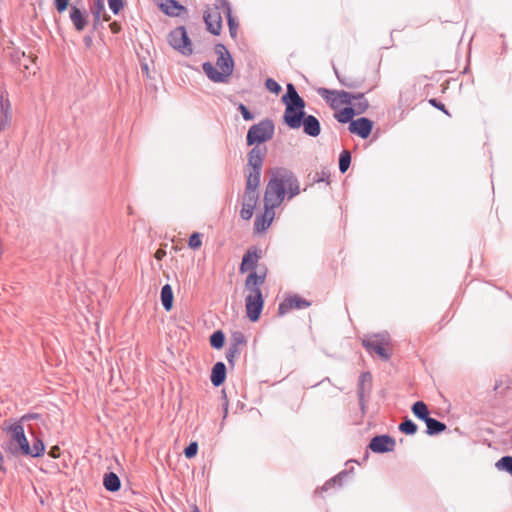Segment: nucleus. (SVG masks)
I'll return each instance as SVG.
<instances>
[{"instance_id": "nucleus-36", "label": "nucleus", "mask_w": 512, "mask_h": 512, "mask_svg": "<svg viewBox=\"0 0 512 512\" xmlns=\"http://www.w3.org/2000/svg\"><path fill=\"white\" fill-rule=\"evenodd\" d=\"M351 163V154L348 150H343L339 156V170L341 173H345Z\"/></svg>"}, {"instance_id": "nucleus-44", "label": "nucleus", "mask_w": 512, "mask_h": 512, "mask_svg": "<svg viewBox=\"0 0 512 512\" xmlns=\"http://www.w3.org/2000/svg\"><path fill=\"white\" fill-rule=\"evenodd\" d=\"M215 10H222L224 14L232 12L231 6L227 0H215Z\"/></svg>"}, {"instance_id": "nucleus-19", "label": "nucleus", "mask_w": 512, "mask_h": 512, "mask_svg": "<svg viewBox=\"0 0 512 512\" xmlns=\"http://www.w3.org/2000/svg\"><path fill=\"white\" fill-rule=\"evenodd\" d=\"M160 8L170 17H178L182 12H187L186 7L181 5L177 0H163Z\"/></svg>"}, {"instance_id": "nucleus-45", "label": "nucleus", "mask_w": 512, "mask_h": 512, "mask_svg": "<svg viewBox=\"0 0 512 512\" xmlns=\"http://www.w3.org/2000/svg\"><path fill=\"white\" fill-rule=\"evenodd\" d=\"M265 87L274 94H278L281 91V86L273 78L266 79Z\"/></svg>"}, {"instance_id": "nucleus-55", "label": "nucleus", "mask_w": 512, "mask_h": 512, "mask_svg": "<svg viewBox=\"0 0 512 512\" xmlns=\"http://www.w3.org/2000/svg\"><path fill=\"white\" fill-rule=\"evenodd\" d=\"M37 417L38 414H25L18 421H21V424H23V422L28 421L30 419H35Z\"/></svg>"}, {"instance_id": "nucleus-18", "label": "nucleus", "mask_w": 512, "mask_h": 512, "mask_svg": "<svg viewBox=\"0 0 512 512\" xmlns=\"http://www.w3.org/2000/svg\"><path fill=\"white\" fill-rule=\"evenodd\" d=\"M303 131L306 135L317 137L321 133V126L319 120L313 115H306L302 120Z\"/></svg>"}, {"instance_id": "nucleus-52", "label": "nucleus", "mask_w": 512, "mask_h": 512, "mask_svg": "<svg viewBox=\"0 0 512 512\" xmlns=\"http://www.w3.org/2000/svg\"><path fill=\"white\" fill-rule=\"evenodd\" d=\"M329 177H330V172L327 170H322L321 173L319 174L318 178L315 179V182L329 183Z\"/></svg>"}, {"instance_id": "nucleus-26", "label": "nucleus", "mask_w": 512, "mask_h": 512, "mask_svg": "<svg viewBox=\"0 0 512 512\" xmlns=\"http://www.w3.org/2000/svg\"><path fill=\"white\" fill-rule=\"evenodd\" d=\"M262 170L246 169L245 188L258 190Z\"/></svg>"}, {"instance_id": "nucleus-16", "label": "nucleus", "mask_w": 512, "mask_h": 512, "mask_svg": "<svg viewBox=\"0 0 512 512\" xmlns=\"http://www.w3.org/2000/svg\"><path fill=\"white\" fill-rule=\"evenodd\" d=\"M266 155V148L254 146L247 155L246 169L262 170L264 159Z\"/></svg>"}, {"instance_id": "nucleus-23", "label": "nucleus", "mask_w": 512, "mask_h": 512, "mask_svg": "<svg viewBox=\"0 0 512 512\" xmlns=\"http://www.w3.org/2000/svg\"><path fill=\"white\" fill-rule=\"evenodd\" d=\"M70 19L77 31H82L87 24L84 12L75 5L70 8Z\"/></svg>"}, {"instance_id": "nucleus-8", "label": "nucleus", "mask_w": 512, "mask_h": 512, "mask_svg": "<svg viewBox=\"0 0 512 512\" xmlns=\"http://www.w3.org/2000/svg\"><path fill=\"white\" fill-rule=\"evenodd\" d=\"M279 205H274L269 203L264 198V213L260 216H257L254 222V229L256 232H264L266 231L269 226L271 225L274 215H275V208H277Z\"/></svg>"}, {"instance_id": "nucleus-14", "label": "nucleus", "mask_w": 512, "mask_h": 512, "mask_svg": "<svg viewBox=\"0 0 512 512\" xmlns=\"http://www.w3.org/2000/svg\"><path fill=\"white\" fill-rule=\"evenodd\" d=\"M12 123V109L9 99L0 94V133L5 131L11 126Z\"/></svg>"}, {"instance_id": "nucleus-59", "label": "nucleus", "mask_w": 512, "mask_h": 512, "mask_svg": "<svg viewBox=\"0 0 512 512\" xmlns=\"http://www.w3.org/2000/svg\"><path fill=\"white\" fill-rule=\"evenodd\" d=\"M227 414H228V403L226 402V403H225L224 416H223V418H224V419L227 417Z\"/></svg>"}, {"instance_id": "nucleus-6", "label": "nucleus", "mask_w": 512, "mask_h": 512, "mask_svg": "<svg viewBox=\"0 0 512 512\" xmlns=\"http://www.w3.org/2000/svg\"><path fill=\"white\" fill-rule=\"evenodd\" d=\"M168 43L182 55L188 56L193 52L192 43L184 26H178L170 31L168 34Z\"/></svg>"}, {"instance_id": "nucleus-53", "label": "nucleus", "mask_w": 512, "mask_h": 512, "mask_svg": "<svg viewBox=\"0 0 512 512\" xmlns=\"http://www.w3.org/2000/svg\"><path fill=\"white\" fill-rule=\"evenodd\" d=\"M429 103H430L433 107H435V108H437V109H439V110L443 111L445 114H448L447 110L445 109V105H444L443 103L438 102V101H437L436 99H434V98H433V99H430V100H429Z\"/></svg>"}, {"instance_id": "nucleus-37", "label": "nucleus", "mask_w": 512, "mask_h": 512, "mask_svg": "<svg viewBox=\"0 0 512 512\" xmlns=\"http://www.w3.org/2000/svg\"><path fill=\"white\" fill-rule=\"evenodd\" d=\"M399 430L407 435H414L417 432V425L409 418H406L400 425Z\"/></svg>"}, {"instance_id": "nucleus-5", "label": "nucleus", "mask_w": 512, "mask_h": 512, "mask_svg": "<svg viewBox=\"0 0 512 512\" xmlns=\"http://www.w3.org/2000/svg\"><path fill=\"white\" fill-rule=\"evenodd\" d=\"M389 340L388 333H378L364 338L362 344L370 354H377L382 360L388 361L390 355L385 346L389 344Z\"/></svg>"}, {"instance_id": "nucleus-9", "label": "nucleus", "mask_w": 512, "mask_h": 512, "mask_svg": "<svg viewBox=\"0 0 512 512\" xmlns=\"http://www.w3.org/2000/svg\"><path fill=\"white\" fill-rule=\"evenodd\" d=\"M215 52L218 54L216 62L217 67L228 77H230L233 73L234 62L229 51L224 45L217 44L215 47Z\"/></svg>"}, {"instance_id": "nucleus-31", "label": "nucleus", "mask_w": 512, "mask_h": 512, "mask_svg": "<svg viewBox=\"0 0 512 512\" xmlns=\"http://www.w3.org/2000/svg\"><path fill=\"white\" fill-rule=\"evenodd\" d=\"M412 412L418 419L425 421L429 417L427 405L422 401H417L412 406Z\"/></svg>"}, {"instance_id": "nucleus-51", "label": "nucleus", "mask_w": 512, "mask_h": 512, "mask_svg": "<svg viewBox=\"0 0 512 512\" xmlns=\"http://www.w3.org/2000/svg\"><path fill=\"white\" fill-rule=\"evenodd\" d=\"M70 0H54L56 9L59 13L64 12L69 5Z\"/></svg>"}, {"instance_id": "nucleus-1", "label": "nucleus", "mask_w": 512, "mask_h": 512, "mask_svg": "<svg viewBox=\"0 0 512 512\" xmlns=\"http://www.w3.org/2000/svg\"><path fill=\"white\" fill-rule=\"evenodd\" d=\"M300 193V183L295 174L284 167H276L266 185L264 197L274 205H281L285 197L290 200Z\"/></svg>"}, {"instance_id": "nucleus-35", "label": "nucleus", "mask_w": 512, "mask_h": 512, "mask_svg": "<svg viewBox=\"0 0 512 512\" xmlns=\"http://www.w3.org/2000/svg\"><path fill=\"white\" fill-rule=\"evenodd\" d=\"M356 114L355 109L351 106L345 107L339 114L336 115V119L340 123L351 122L352 117Z\"/></svg>"}, {"instance_id": "nucleus-62", "label": "nucleus", "mask_w": 512, "mask_h": 512, "mask_svg": "<svg viewBox=\"0 0 512 512\" xmlns=\"http://www.w3.org/2000/svg\"><path fill=\"white\" fill-rule=\"evenodd\" d=\"M109 18H110L109 16L104 17V20H105V21H108V20H109Z\"/></svg>"}, {"instance_id": "nucleus-38", "label": "nucleus", "mask_w": 512, "mask_h": 512, "mask_svg": "<svg viewBox=\"0 0 512 512\" xmlns=\"http://www.w3.org/2000/svg\"><path fill=\"white\" fill-rule=\"evenodd\" d=\"M348 474L346 471H342L339 474H337L335 477L328 480L321 488L322 491L328 490L332 485L337 484L338 486H341L342 480L344 477H346Z\"/></svg>"}, {"instance_id": "nucleus-4", "label": "nucleus", "mask_w": 512, "mask_h": 512, "mask_svg": "<svg viewBox=\"0 0 512 512\" xmlns=\"http://www.w3.org/2000/svg\"><path fill=\"white\" fill-rule=\"evenodd\" d=\"M274 130V123L270 119H264L259 123L252 125L247 132V145L251 146L255 143L260 144L272 139Z\"/></svg>"}, {"instance_id": "nucleus-49", "label": "nucleus", "mask_w": 512, "mask_h": 512, "mask_svg": "<svg viewBox=\"0 0 512 512\" xmlns=\"http://www.w3.org/2000/svg\"><path fill=\"white\" fill-rule=\"evenodd\" d=\"M239 111L242 114V117L245 121H251L254 119V115L249 111V109L242 103L238 106Z\"/></svg>"}, {"instance_id": "nucleus-40", "label": "nucleus", "mask_w": 512, "mask_h": 512, "mask_svg": "<svg viewBox=\"0 0 512 512\" xmlns=\"http://www.w3.org/2000/svg\"><path fill=\"white\" fill-rule=\"evenodd\" d=\"M498 469H503L512 475V456H504L496 462Z\"/></svg>"}, {"instance_id": "nucleus-54", "label": "nucleus", "mask_w": 512, "mask_h": 512, "mask_svg": "<svg viewBox=\"0 0 512 512\" xmlns=\"http://www.w3.org/2000/svg\"><path fill=\"white\" fill-rule=\"evenodd\" d=\"M59 447L58 446H53L50 451L48 452L49 456H51L52 458H58L60 456V452H59Z\"/></svg>"}, {"instance_id": "nucleus-60", "label": "nucleus", "mask_w": 512, "mask_h": 512, "mask_svg": "<svg viewBox=\"0 0 512 512\" xmlns=\"http://www.w3.org/2000/svg\"><path fill=\"white\" fill-rule=\"evenodd\" d=\"M192 512H201L200 509L197 507V505L192 506Z\"/></svg>"}, {"instance_id": "nucleus-50", "label": "nucleus", "mask_w": 512, "mask_h": 512, "mask_svg": "<svg viewBox=\"0 0 512 512\" xmlns=\"http://www.w3.org/2000/svg\"><path fill=\"white\" fill-rule=\"evenodd\" d=\"M104 10V2L103 0H96L95 1V10L93 11V15L96 22H99L100 20V14L101 11Z\"/></svg>"}, {"instance_id": "nucleus-42", "label": "nucleus", "mask_w": 512, "mask_h": 512, "mask_svg": "<svg viewBox=\"0 0 512 512\" xmlns=\"http://www.w3.org/2000/svg\"><path fill=\"white\" fill-rule=\"evenodd\" d=\"M188 245L193 250L199 249L202 245L201 234L197 232L191 234L189 237Z\"/></svg>"}, {"instance_id": "nucleus-48", "label": "nucleus", "mask_w": 512, "mask_h": 512, "mask_svg": "<svg viewBox=\"0 0 512 512\" xmlns=\"http://www.w3.org/2000/svg\"><path fill=\"white\" fill-rule=\"evenodd\" d=\"M228 20V26H229V32L230 35L235 38L237 34V23L235 22L234 18L232 17V12L229 14H225Z\"/></svg>"}, {"instance_id": "nucleus-12", "label": "nucleus", "mask_w": 512, "mask_h": 512, "mask_svg": "<svg viewBox=\"0 0 512 512\" xmlns=\"http://www.w3.org/2000/svg\"><path fill=\"white\" fill-rule=\"evenodd\" d=\"M371 385H372V375L370 372H362L358 379V386H357V395L359 399V404L361 407V410L364 411L365 408V397L367 394L371 391Z\"/></svg>"}, {"instance_id": "nucleus-13", "label": "nucleus", "mask_w": 512, "mask_h": 512, "mask_svg": "<svg viewBox=\"0 0 512 512\" xmlns=\"http://www.w3.org/2000/svg\"><path fill=\"white\" fill-rule=\"evenodd\" d=\"M372 128L373 122L365 117L352 120L349 124V131L362 139H366L370 135Z\"/></svg>"}, {"instance_id": "nucleus-15", "label": "nucleus", "mask_w": 512, "mask_h": 512, "mask_svg": "<svg viewBox=\"0 0 512 512\" xmlns=\"http://www.w3.org/2000/svg\"><path fill=\"white\" fill-rule=\"evenodd\" d=\"M311 303L297 295L286 298L282 303L279 304L278 313L280 316L285 315L291 309H305L308 308Z\"/></svg>"}, {"instance_id": "nucleus-30", "label": "nucleus", "mask_w": 512, "mask_h": 512, "mask_svg": "<svg viewBox=\"0 0 512 512\" xmlns=\"http://www.w3.org/2000/svg\"><path fill=\"white\" fill-rule=\"evenodd\" d=\"M350 106L355 109L356 114H362L368 109L369 103L363 93H358L354 95V100Z\"/></svg>"}, {"instance_id": "nucleus-22", "label": "nucleus", "mask_w": 512, "mask_h": 512, "mask_svg": "<svg viewBox=\"0 0 512 512\" xmlns=\"http://www.w3.org/2000/svg\"><path fill=\"white\" fill-rule=\"evenodd\" d=\"M226 379V366L223 362H217L211 372V383L215 387H219Z\"/></svg>"}, {"instance_id": "nucleus-41", "label": "nucleus", "mask_w": 512, "mask_h": 512, "mask_svg": "<svg viewBox=\"0 0 512 512\" xmlns=\"http://www.w3.org/2000/svg\"><path fill=\"white\" fill-rule=\"evenodd\" d=\"M255 205L242 203V208L240 210V216L243 220H250L253 216Z\"/></svg>"}, {"instance_id": "nucleus-56", "label": "nucleus", "mask_w": 512, "mask_h": 512, "mask_svg": "<svg viewBox=\"0 0 512 512\" xmlns=\"http://www.w3.org/2000/svg\"><path fill=\"white\" fill-rule=\"evenodd\" d=\"M331 99L330 100H326L327 102H329L331 104L332 107H338L340 106L339 105V97H335V96H329Z\"/></svg>"}, {"instance_id": "nucleus-7", "label": "nucleus", "mask_w": 512, "mask_h": 512, "mask_svg": "<svg viewBox=\"0 0 512 512\" xmlns=\"http://www.w3.org/2000/svg\"><path fill=\"white\" fill-rule=\"evenodd\" d=\"M263 296L261 289H255L252 293H249L245 299V306L247 317L255 322L259 319L261 311L263 309Z\"/></svg>"}, {"instance_id": "nucleus-20", "label": "nucleus", "mask_w": 512, "mask_h": 512, "mask_svg": "<svg viewBox=\"0 0 512 512\" xmlns=\"http://www.w3.org/2000/svg\"><path fill=\"white\" fill-rule=\"evenodd\" d=\"M203 71L207 75V77L215 82V83H225L228 81L229 77L223 73L221 70L219 71L212 63L205 62L202 66Z\"/></svg>"}, {"instance_id": "nucleus-27", "label": "nucleus", "mask_w": 512, "mask_h": 512, "mask_svg": "<svg viewBox=\"0 0 512 512\" xmlns=\"http://www.w3.org/2000/svg\"><path fill=\"white\" fill-rule=\"evenodd\" d=\"M427 430L426 433L428 435H437L442 433L446 430V424L443 422L438 421L437 419H434L432 417H428L425 421Z\"/></svg>"}, {"instance_id": "nucleus-32", "label": "nucleus", "mask_w": 512, "mask_h": 512, "mask_svg": "<svg viewBox=\"0 0 512 512\" xmlns=\"http://www.w3.org/2000/svg\"><path fill=\"white\" fill-rule=\"evenodd\" d=\"M334 72H335V75L338 79V81L345 87L347 88H350V89H355V88H358L361 86L362 84V80H358V79H352L351 77H345V76H341L338 72V70L334 67Z\"/></svg>"}, {"instance_id": "nucleus-17", "label": "nucleus", "mask_w": 512, "mask_h": 512, "mask_svg": "<svg viewBox=\"0 0 512 512\" xmlns=\"http://www.w3.org/2000/svg\"><path fill=\"white\" fill-rule=\"evenodd\" d=\"M317 92L324 100H330L329 96L339 97V105H351L355 95L344 90H330L328 88H319Z\"/></svg>"}, {"instance_id": "nucleus-10", "label": "nucleus", "mask_w": 512, "mask_h": 512, "mask_svg": "<svg viewBox=\"0 0 512 512\" xmlns=\"http://www.w3.org/2000/svg\"><path fill=\"white\" fill-rule=\"evenodd\" d=\"M395 439L389 435H378L371 439L369 448L374 453L391 452L395 448Z\"/></svg>"}, {"instance_id": "nucleus-21", "label": "nucleus", "mask_w": 512, "mask_h": 512, "mask_svg": "<svg viewBox=\"0 0 512 512\" xmlns=\"http://www.w3.org/2000/svg\"><path fill=\"white\" fill-rule=\"evenodd\" d=\"M258 260L259 255L257 250H248L242 258L240 272L245 273L248 270H253L256 267Z\"/></svg>"}, {"instance_id": "nucleus-57", "label": "nucleus", "mask_w": 512, "mask_h": 512, "mask_svg": "<svg viewBox=\"0 0 512 512\" xmlns=\"http://www.w3.org/2000/svg\"><path fill=\"white\" fill-rule=\"evenodd\" d=\"M110 29L114 34H116L120 31L121 27L117 22H112L110 24Z\"/></svg>"}, {"instance_id": "nucleus-3", "label": "nucleus", "mask_w": 512, "mask_h": 512, "mask_svg": "<svg viewBox=\"0 0 512 512\" xmlns=\"http://www.w3.org/2000/svg\"><path fill=\"white\" fill-rule=\"evenodd\" d=\"M3 431L10 435L7 451L13 455H21L23 451H28V440L21 421L10 420L3 428Z\"/></svg>"}, {"instance_id": "nucleus-46", "label": "nucleus", "mask_w": 512, "mask_h": 512, "mask_svg": "<svg viewBox=\"0 0 512 512\" xmlns=\"http://www.w3.org/2000/svg\"><path fill=\"white\" fill-rule=\"evenodd\" d=\"M198 452V444L197 442H191L185 449H184V455L186 458H193L196 456Z\"/></svg>"}, {"instance_id": "nucleus-47", "label": "nucleus", "mask_w": 512, "mask_h": 512, "mask_svg": "<svg viewBox=\"0 0 512 512\" xmlns=\"http://www.w3.org/2000/svg\"><path fill=\"white\" fill-rule=\"evenodd\" d=\"M108 5L111 11L117 15L121 9L124 7V1L123 0H108Z\"/></svg>"}, {"instance_id": "nucleus-58", "label": "nucleus", "mask_w": 512, "mask_h": 512, "mask_svg": "<svg viewBox=\"0 0 512 512\" xmlns=\"http://www.w3.org/2000/svg\"><path fill=\"white\" fill-rule=\"evenodd\" d=\"M165 254H166V252L164 250L159 249V250L156 251L155 257L157 259H162L165 256Z\"/></svg>"}, {"instance_id": "nucleus-2", "label": "nucleus", "mask_w": 512, "mask_h": 512, "mask_svg": "<svg viewBox=\"0 0 512 512\" xmlns=\"http://www.w3.org/2000/svg\"><path fill=\"white\" fill-rule=\"evenodd\" d=\"M285 104L284 122L291 129H299L305 116V101L298 94L292 83L287 84V91L282 97Z\"/></svg>"}, {"instance_id": "nucleus-61", "label": "nucleus", "mask_w": 512, "mask_h": 512, "mask_svg": "<svg viewBox=\"0 0 512 512\" xmlns=\"http://www.w3.org/2000/svg\"><path fill=\"white\" fill-rule=\"evenodd\" d=\"M325 381H328V382H330V379H329V377H326V378H324V379H323V380H322V381H321L320 383H323V382H325Z\"/></svg>"}, {"instance_id": "nucleus-33", "label": "nucleus", "mask_w": 512, "mask_h": 512, "mask_svg": "<svg viewBox=\"0 0 512 512\" xmlns=\"http://www.w3.org/2000/svg\"><path fill=\"white\" fill-rule=\"evenodd\" d=\"M259 200V191L255 189L245 188L242 203H247L251 205H257Z\"/></svg>"}, {"instance_id": "nucleus-29", "label": "nucleus", "mask_w": 512, "mask_h": 512, "mask_svg": "<svg viewBox=\"0 0 512 512\" xmlns=\"http://www.w3.org/2000/svg\"><path fill=\"white\" fill-rule=\"evenodd\" d=\"M173 291L169 284H166L161 289V302L166 311H170L173 306Z\"/></svg>"}, {"instance_id": "nucleus-34", "label": "nucleus", "mask_w": 512, "mask_h": 512, "mask_svg": "<svg viewBox=\"0 0 512 512\" xmlns=\"http://www.w3.org/2000/svg\"><path fill=\"white\" fill-rule=\"evenodd\" d=\"M225 343V334L222 330L215 331L210 337V344L214 349H221Z\"/></svg>"}, {"instance_id": "nucleus-39", "label": "nucleus", "mask_w": 512, "mask_h": 512, "mask_svg": "<svg viewBox=\"0 0 512 512\" xmlns=\"http://www.w3.org/2000/svg\"><path fill=\"white\" fill-rule=\"evenodd\" d=\"M245 344H246V337L242 332L237 331L232 334L231 343L229 346H232L235 348H240L241 346H243Z\"/></svg>"}, {"instance_id": "nucleus-24", "label": "nucleus", "mask_w": 512, "mask_h": 512, "mask_svg": "<svg viewBox=\"0 0 512 512\" xmlns=\"http://www.w3.org/2000/svg\"><path fill=\"white\" fill-rule=\"evenodd\" d=\"M103 485L107 491L116 492L121 487V481L116 473L109 472L104 475Z\"/></svg>"}, {"instance_id": "nucleus-11", "label": "nucleus", "mask_w": 512, "mask_h": 512, "mask_svg": "<svg viewBox=\"0 0 512 512\" xmlns=\"http://www.w3.org/2000/svg\"><path fill=\"white\" fill-rule=\"evenodd\" d=\"M204 22L207 30L213 35H219L222 31V16L219 10L208 8L204 13Z\"/></svg>"}, {"instance_id": "nucleus-25", "label": "nucleus", "mask_w": 512, "mask_h": 512, "mask_svg": "<svg viewBox=\"0 0 512 512\" xmlns=\"http://www.w3.org/2000/svg\"><path fill=\"white\" fill-rule=\"evenodd\" d=\"M266 274L263 273L261 275H258L256 272H251L245 281V287L252 293L255 289H260V286L265 281Z\"/></svg>"}, {"instance_id": "nucleus-43", "label": "nucleus", "mask_w": 512, "mask_h": 512, "mask_svg": "<svg viewBox=\"0 0 512 512\" xmlns=\"http://www.w3.org/2000/svg\"><path fill=\"white\" fill-rule=\"evenodd\" d=\"M240 353H241L240 348H235L232 346L228 347V349L226 351V359L231 366H234V360L236 357H238L240 355Z\"/></svg>"}, {"instance_id": "nucleus-28", "label": "nucleus", "mask_w": 512, "mask_h": 512, "mask_svg": "<svg viewBox=\"0 0 512 512\" xmlns=\"http://www.w3.org/2000/svg\"><path fill=\"white\" fill-rule=\"evenodd\" d=\"M45 451V445L39 438H35L32 446L28 444V451H23L21 455L30 456L33 458L40 457Z\"/></svg>"}]
</instances>
